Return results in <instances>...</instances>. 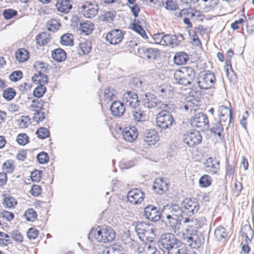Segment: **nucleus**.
I'll return each instance as SVG.
<instances>
[{
    "instance_id": "25",
    "label": "nucleus",
    "mask_w": 254,
    "mask_h": 254,
    "mask_svg": "<svg viewBox=\"0 0 254 254\" xmlns=\"http://www.w3.org/2000/svg\"><path fill=\"white\" fill-rule=\"evenodd\" d=\"M102 254H126L124 248L120 244H115L103 251Z\"/></svg>"
},
{
    "instance_id": "18",
    "label": "nucleus",
    "mask_w": 254,
    "mask_h": 254,
    "mask_svg": "<svg viewBox=\"0 0 254 254\" xmlns=\"http://www.w3.org/2000/svg\"><path fill=\"white\" fill-rule=\"evenodd\" d=\"M219 161L212 157L208 158L204 163L205 171L212 175L217 173L219 171Z\"/></svg>"
},
{
    "instance_id": "19",
    "label": "nucleus",
    "mask_w": 254,
    "mask_h": 254,
    "mask_svg": "<svg viewBox=\"0 0 254 254\" xmlns=\"http://www.w3.org/2000/svg\"><path fill=\"white\" fill-rule=\"evenodd\" d=\"M126 105L120 101H114L110 107V110L112 115L116 117L123 116L126 111Z\"/></svg>"
},
{
    "instance_id": "34",
    "label": "nucleus",
    "mask_w": 254,
    "mask_h": 254,
    "mask_svg": "<svg viewBox=\"0 0 254 254\" xmlns=\"http://www.w3.org/2000/svg\"><path fill=\"white\" fill-rule=\"evenodd\" d=\"M145 225L141 222L137 223L135 227V231L139 238L143 241L145 237L147 238L146 235L148 233V231L145 229Z\"/></svg>"
},
{
    "instance_id": "47",
    "label": "nucleus",
    "mask_w": 254,
    "mask_h": 254,
    "mask_svg": "<svg viewBox=\"0 0 254 254\" xmlns=\"http://www.w3.org/2000/svg\"><path fill=\"white\" fill-rule=\"evenodd\" d=\"M34 66L38 71V74L46 73L48 71V66L44 62H36Z\"/></svg>"
},
{
    "instance_id": "40",
    "label": "nucleus",
    "mask_w": 254,
    "mask_h": 254,
    "mask_svg": "<svg viewBox=\"0 0 254 254\" xmlns=\"http://www.w3.org/2000/svg\"><path fill=\"white\" fill-rule=\"evenodd\" d=\"M32 80L35 83L47 84L48 82V78L45 73L35 74L32 77Z\"/></svg>"
},
{
    "instance_id": "27",
    "label": "nucleus",
    "mask_w": 254,
    "mask_h": 254,
    "mask_svg": "<svg viewBox=\"0 0 254 254\" xmlns=\"http://www.w3.org/2000/svg\"><path fill=\"white\" fill-rule=\"evenodd\" d=\"M189 59V55L185 52H178L174 57V63L178 65L185 64Z\"/></svg>"
},
{
    "instance_id": "56",
    "label": "nucleus",
    "mask_w": 254,
    "mask_h": 254,
    "mask_svg": "<svg viewBox=\"0 0 254 254\" xmlns=\"http://www.w3.org/2000/svg\"><path fill=\"white\" fill-rule=\"evenodd\" d=\"M17 14V11L13 9H7L3 10L2 15L5 19H10Z\"/></svg>"
},
{
    "instance_id": "15",
    "label": "nucleus",
    "mask_w": 254,
    "mask_h": 254,
    "mask_svg": "<svg viewBox=\"0 0 254 254\" xmlns=\"http://www.w3.org/2000/svg\"><path fill=\"white\" fill-rule=\"evenodd\" d=\"M142 104L144 107L148 109L161 108L163 105L155 95L150 93L144 95L142 98Z\"/></svg>"
},
{
    "instance_id": "36",
    "label": "nucleus",
    "mask_w": 254,
    "mask_h": 254,
    "mask_svg": "<svg viewBox=\"0 0 254 254\" xmlns=\"http://www.w3.org/2000/svg\"><path fill=\"white\" fill-rule=\"evenodd\" d=\"M132 109H133L132 111L133 119L135 122H142L145 120V115L143 111L137 109V108Z\"/></svg>"
},
{
    "instance_id": "22",
    "label": "nucleus",
    "mask_w": 254,
    "mask_h": 254,
    "mask_svg": "<svg viewBox=\"0 0 254 254\" xmlns=\"http://www.w3.org/2000/svg\"><path fill=\"white\" fill-rule=\"evenodd\" d=\"M153 189L157 193L162 194L168 190V184L163 178H158L154 182Z\"/></svg>"
},
{
    "instance_id": "59",
    "label": "nucleus",
    "mask_w": 254,
    "mask_h": 254,
    "mask_svg": "<svg viewBox=\"0 0 254 254\" xmlns=\"http://www.w3.org/2000/svg\"><path fill=\"white\" fill-rule=\"evenodd\" d=\"M29 137L25 133H20L17 135L16 141L21 145H25L28 142Z\"/></svg>"
},
{
    "instance_id": "12",
    "label": "nucleus",
    "mask_w": 254,
    "mask_h": 254,
    "mask_svg": "<svg viewBox=\"0 0 254 254\" xmlns=\"http://www.w3.org/2000/svg\"><path fill=\"white\" fill-rule=\"evenodd\" d=\"M122 102L126 107L131 109L137 108L140 103L137 94L132 91H127L123 94Z\"/></svg>"
},
{
    "instance_id": "57",
    "label": "nucleus",
    "mask_w": 254,
    "mask_h": 254,
    "mask_svg": "<svg viewBox=\"0 0 254 254\" xmlns=\"http://www.w3.org/2000/svg\"><path fill=\"white\" fill-rule=\"evenodd\" d=\"M45 118L46 114L42 111L35 112L33 117V121L37 123L42 122Z\"/></svg>"
},
{
    "instance_id": "44",
    "label": "nucleus",
    "mask_w": 254,
    "mask_h": 254,
    "mask_svg": "<svg viewBox=\"0 0 254 254\" xmlns=\"http://www.w3.org/2000/svg\"><path fill=\"white\" fill-rule=\"evenodd\" d=\"M61 25L59 20L52 19L47 23V29L50 31L55 32L59 29Z\"/></svg>"
},
{
    "instance_id": "20",
    "label": "nucleus",
    "mask_w": 254,
    "mask_h": 254,
    "mask_svg": "<svg viewBox=\"0 0 254 254\" xmlns=\"http://www.w3.org/2000/svg\"><path fill=\"white\" fill-rule=\"evenodd\" d=\"M122 136L125 140L131 142L138 136L137 129L134 127H126L122 131Z\"/></svg>"
},
{
    "instance_id": "1",
    "label": "nucleus",
    "mask_w": 254,
    "mask_h": 254,
    "mask_svg": "<svg viewBox=\"0 0 254 254\" xmlns=\"http://www.w3.org/2000/svg\"><path fill=\"white\" fill-rule=\"evenodd\" d=\"M183 215L182 206L180 207L177 204H168L163 207L162 217L166 218L170 226L175 231L176 229H178L177 226L180 224L181 218Z\"/></svg>"
},
{
    "instance_id": "62",
    "label": "nucleus",
    "mask_w": 254,
    "mask_h": 254,
    "mask_svg": "<svg viewBox=\"0 0 254 254\" xmlns=\"http://www.w3.org/2000/svg\"><path fill=\"white\" fill-rule=\"evenodd\" d=\"M9 79L12 81H17L22 77V72L20 70H16L9 75Z\"/></svg>"
},
{
    "instance_id": "52",
    "label": "nucleus",
    "mask_w": 254,
    "mask_h": 254,
    "mask_svg": "<svg viewBox=\"0 0 254 254\" xmlns=\"http://www.w3.org/2000/svg\"><path fill=\"white\" fill-rule=\"evenodd\" d=\"M17 204L15 199L11 196L4 198L3 202V206L7 208H11Z\"/></svg>"
},
{
    "instance_id": "37",
    "label": "nucleus",
    "mask_w": 254,
    "mask_h": 254,
    "mask_svg": "<svg viewBox=\"0 0 254 254\" xmlns=\"http://www.w3.org/2000/svg\"><path fill=\"white\" fill-rule=\"evenodd\" d=\"M15 57L19 62H25L29 59L28 52L24 49H20L15 53Z\"/></svg>"
},
{
    "instance_id": "63",
    "label": "nucleus",
    "mask_w": 254,
    "mask_h": 254,
    "mask_svg": "<svg viewBox=\"0 0 254 254\" xmlns=\"http://www.w3.org/2000/svg\"><path fill=\"white\" fill-rule=\"evenodd\" d=\"M42 189L41 186L34 185L32 186L30 190L31 194L34 196H38L41 194Z\"/></svg>"
},
{
    "instance_id": "48",
    "label": "nucleus",
    "mask_w": 254,
    "mask_h": 254,
    "mask_svg": "<svg viewBox=\"0 0 254 254\" xmlns=\"http://www.w3.org/2000/svg\"><path fill=\"white\" fill-rule=\"evenodd\" d=\"M161 2L167 10H175L178 8V5L173 0H161Z\"/></svg>"
},
{
    "instance_id": "31",
    "label": "nucleus",
    "mask_w": 254,
    "mask_h": 254,
    "mask_svg": "<svg viewBox=\"0 0 254 254\" xmlns=\"http://www.w3.org/2000/svg\"><path fill=\"white\" fill-rule=\"evenodd\" d=\"M36 40L37 43L39 46H43L50 43L51 37L49 34L46 32H42L36 36Z\"/></svg>"
},
{
    "instance_id": "21",
    "label": "nucleus",
    "mask_w": 254,
    "mask_h": 254,
    "mask_svg": "<svg viewBox=\"0 0 254 254\" xmlns=\"http://www.w3.org/2000/svg\"><path fill=\"white\" fill-rule=\"evenodd\" d=\"M143 139L147 145H153L158 141L159 136L154 130H146L143 133Z\"/></svg>"
},
{
    "instance_id": "13",
    "label": "nucleus",
    "mask_w": 254,
    "mask_h": 254,
    "mask_svg": "<svg viewBox=\"0 0 254 254\" xmlns=\"http://www.w3.org/2000/svg\"><path fill=\"white\" fill-rule=\"evenodd\" d=\"M154 92L162 99L172 98L174 95L173 88L170 85L161 84L153 87Z\"/></svg>"
},
{
    "instance_id": "49",
    "label": "nucleus",
    "mask_w": 254,
    "mask_h": 254,
    "mask_svg": "<svg viewBox=\"0 0 254 254\" xmlns=\"http://www.w3.org/2000/svg\"><path fill=\"white\" fill-rule=\"evenodd\" d=\"M46 91V87L43 84H39L33 91V95L37 98H40Z\"/></svg>"
},
{
    "instance_id": "55",
    "label": "nucleus",
    "mask_w": 254,
    "mask_h": 254,
    "mask_svg": "<svg viewBox=\"0 0 254 254\" xmlns=\"http://www.w3.org/2000/svg\"><path fill=\"white\" fill-rule=\"evenodd\" d=\"M230 71L229 70L228 68H226L225 69L226 75L227 76L228 79L231 83L233 84L236 83L237 80V77L235 72L232 69L231 65L230 66Z\"/></svg>"
},
{
    "instance_id": "32",
    "label": "nucleus",
    "mask_w": 254,
    "mask_h": 254,
    "mask_svg": "<svg viewBox=\"0 0 254 254\" xmlns=\"http://www.w3.org/2000/svg\"><path fill=\"white\" fill-rule=\"evenodd\" d=\"M139 51H141L143 53V56L148 59L154 60L157 55L158 50L153 48H141L138 49Z\"/></svg>"
},
{
    "instance_id": "2",
    "label": "nucleus",
    "mask_w": 254,
    "mask_h": 254,
    "mask_svg": "<svg viewBox=\"0 0 254 254\" xmlns=\"http://www.w3.org/2000/svg\"><path fill=\"white\" fill-rule=\"evenodd\" d=\"M196 72L194 69L190 66L184 67L174 73V78L176 83L183 85H190L195 79Z\"/></svg>"
},
{
    "instance_id": "4",
    "label": "nucleus",
    "mask_w": 254,
    "mask_h": 254,
    "mask_svg": "<svg viewBox=\"0 0 254 254\" xmlns=\"http://www.w3.org/2000/svg\"><path fill=\"white\" fill-rule=\"evenodd\" d=\"M183 239L184 242L192 249H198L203 244L204 238L200 232L194 230L190 233L187 231L184 233Z\"/></svg>"
},
{
    "instance_id": "16",
    "label": "nucleus",
    "mask_w": 254,
    "mask_h": 254,
    "mask_svg": "<svg viewBox=\"0 0 254 254\" xmlns=\"http://www.w3.org/2000/svg\"><path fill=\"white\" fill-rule=\"evenodd\" d=\"M144 192L139 189H134L129 190L127 194L128 201L132 204H140L143 200Z\"/></svg>"
},
{
    "instance_id": "58",
    "label": "nucleus",
    "mask_w": 254,
    "mask_h": 254,
    "mask_svg": "<svg viewBox=\"0 0 254 254\" xmlns=\"http://www.w3.org/2000/svg\"><path fill=\"white\" fill-rule=\"evenodd\" d=\"M132 29L134 31L140 35L142 38L144 39L148 38L144 30L142 28L141 26L137 24V23H133Z\"/></svg>"
},
{
    "instance_id": "9",
    "label": "nucleus",
    "mask_w": 254,
    "mask_h": 254,
    "mask_svg": "<svg viewBox=\"0 0 254 254\" xmlns=\"http://www.w3.org/2000/svg\"><path fill=\"white\" fill-rule=\"evenodd\" d=\"M216 81L213 72L208 71L204 74L200 75L197 78V85L201 89L207 90L213 87Z\"/></svg>"
},
{
    "instance_id": "35",
    "label": "nucleus",
    "mask_w": 254,
    "mask_h": 254,
    "mask_svg": "<svg viewBox=\"0 0 254 254\" xmlns=\"http://www.w3.org/2000/svg\"><path fill=\"white\" fill-rule=\"evenodd\" d=\"M210 130L212 133L216 134L220 138H221V133L223 131V127L221 124V123L218 121H216L212 123L211 127Z\"/></svg>"
},
{
    "instance_id": "26",
    "label": "nucleus",
    "mask_w": 254,
    "mask_h": 254,
    "mask_svg": "<svg viewBox=\"0 0 254 254\" xmlns=\"http://www.w3.org/2000/svg\"><path fill=\"white\" fill-rule=\"evenodd\" d=\"M163 45L171 46L172 47L179 45V40L177 35L165 34L163 39Z\"/></svg>"
},
{
    "instance_id": "10",
    "label": "nucleus",
    "mask_w": 254,
    "mask_h": 254,
    "mask_svg": "<svg viewBox=\"0 0 254 254\" xmlns=\"http://www.w3.org/2000/svg\"><path fill=\"white\" fill-rule=\"evenodd\" d=\"M78 11L86 18H91L94 17L98 13V6L91 1H85L78 5Z\"/></svg>"
},
{
    "instance_id": "60",
    "label": "nucleus",
    "mask_w": 254,
    "mask_h": 254,
    "mask_svg": "<svg viewBox=\"0 0 254 254\" xmlns=\"http://www.w3.org/2000/svg\"><path fill=\"white\" fill-rule=\"evenodd\" d=\"M2 170L5 171V173H11L14 170V166L10 160H7L2 165Z\"/></svg>"
},
{
    "instance_id": "24",
    "label": "nucleus",
    "mask_w": 254,
    "mask_h": 254,
    "mask_svg": "<svg viewBox=\"0 0 254 254\" xmlns=\"http://www.w3.org/2000/svg\"><path fill=\"white\" fill-rule=\"evenodd\" d=\"M241 234L244 238L245 242L248 244L252 242V239L254 235V230H253L250 225H245L243 226L241 230Z\"/></svg>"
},
{
    "instance_id": "42",
    "label": "nucleus",
    "mask_w": 254,
    "mask_h": 254,
    "mask_svg": "<svg viewBox=\"0 0 254 254\" xmlns=\"http://www.w3.org/2000/svg\"><path fill=\"white\" fill-rule=\"evenodd\" d=\"M61 44L65 46H72L73 44V35L71 34H64L61 37Z\"/></svg>"
},
{
    "instance_id": "30",
    "label": "nucleus",
    "mask_w": 254,
    "mask_h": 254,
    "mask_svg": "<svg viewBox=\"0 0 254 254\" xmlns=\"http://www.w3.org/2000/svg\"><path fill=\"white\" fill-rule=\"evenodd\" d=\"M94 29V24L90 21H86L80 24L79 29L85 35L91 34Z\"/></svg>"
},
{
    "instance_id": "6",
    "label": "nucleus",
    "mask_w": 254,
    "mask_h": 254,
    "mask_svg": "<svg viewBox=\"0 0 254 254\" xmlns=\"http://www.w3.org/2000/svg\"><path fill=\"white\" fill-rule=\"evenodd\" d=\"M156 121L157 126L164 129L170 128L175 122L171 113L167 110L159 112L157 115Z\"/></svg>"
},
{
    "instance_id": "5",
    "label": "nucleus",
    "mask_w": 254,
    "mask_h": 254,
    "mask_svg": "<svg viewBox=\"0 0 254 254\" xmlns=\"http://www.w3.org/2000/svg\"><path fill=\"white\" fill-rule=\"evenodd\" d=\"M179 243V241L174 234L166 233L161 236L158 242V245L164 252H166L168 254L171 249L174 248Z\"/></svg>"
},
{
    "instance_id": "7",
    "label": "nucleus",
    "mask_w": 254,
    "mask_h": 254,
    "mask_svg": "<svg viewBox=\"0 0 254 254\" xmlns=\"http://www.w3.org/2000/svg\"><path fill=\"white\" fill-rule=\"evenodd\" d=\"M190 124L192 127L198 128L200 131L206 130L209 127L208 119L202 112L195 114L190 119Z\"/></svg>"
},
{
    "instance_id": "14",
    "label": "nucleus",
    "mask_w": 254,
    "mask_h": 254,
    "mask_svg": "<svg viewBox=\"0 0 254 254\" xmlns=\"http://www.w3.org/2000/svg\"><path fill=\"white\" fill-rule=\"evenodd\" d=\"M161 215L159 208L153 205H148L144 208V216L152 222H156L159 221Z\"/></svg>"
},
{
    "instance_id": "38",
    "label": "nucleus",
    "mask_w": 254,
    "mask_h": 254,
    "mask_svg": "<svg viewBox=\"0 0 254 254\" xmlns=\"http://www.w3.org/2000/svg\"><path fill=\"white\" fill-rule=\"evenodd\" d=\"M44 101L40 98L33 99L31 104L30 105V109L33 111H42L43 109V104Z\"/></svg>"
},
{
    "instance_id": "61",
    "label": "nucleus",
    "mask_w": 254,
    "mask_h": 254,
    "mask_svg": "<svg viewBox=\"0 0 254 254\" xmlns=\"http://www.w3.org/2000/svg\"><path fill=\"white\" fill-rule=\"evenodd\" d=\"M37 159L40 164L46 163L49 161L48 154L45 152H42L37 155Z\"/></svg>"
},
{
    "instance_id": "45",
    "label": "nucleus",
    "mask_w": 254,
    "mask_h": 254,
    "mask_svg": "<svg viewBox=\"0 0 254 254\" xmlns=\"http://www.w3.org/2000/svg\"><path fill=\"white\" fill-rule=\"evenodd\" d=\"M16 95L15 90L11 87H9L4 90L3 91V97L7 101L12 100Z\"/></svg>"
},
{
    "instance_id": "43",
    "label": "nucleus",
    "mask_w": 254,
    "mask_h": 254,
    "mask_svg": "<svg viewBox=\"0 0 254 254\" xmlns=\"http://www.w3.org/2000/svg\"><path fill=\"white\" fill-rule=\"evenodd\" d=\"M91 49V43L89 42H83L79 44L78 53L80 55H85L88 54Z\"/></svg>"
},
{
    "instance_id": "23",
    "label": "nucleus",
    "mask_w": 254,
    "mask_h": 254,
    "mask_svg": "<svg viewBox=\"0 0 254 254\" xmlns=\"http://www.w3.org/2000/svg\"><path fill=\"white\" fill-rule=\"evenodd\" d=\"M56 6L58 11L67 13L72 8L71 1L70 0H58Z\"/></svg>"
},
{
    "instance_id": "8",
    "label": "nucleus",
    "mask_w": 254,
    "mask_h": 254,
    "mask_svg": "<svg viewBox=\"0 0 254 254\" xmlns=\"http://www.w3.org/2000/svg\"><path fill=\"white\" fill-rule=\"evenodd\" d=\"M184 215L190 217L196 213L199 209L198 202L194 198H186L181 203Z\"/></svg>"
},
{
    "instance_id": "11",
    "label": "nucleus",
    "mask_w": 254,
    "mask_h": 254,
    "mask_svg": "<svg viewBox=\"0 0 254 254\" xmlns=\"http://www.w3.org/2000/svg\"><path fill=\"white\" fill-rule=\"evenodd\" d=\"M184 142L189 147H193L200 144L202 136L198 130L188 131L183 135Z\"/></svg>"
},
{
    "instance_id": "33",
    "label": "nucleus",
    "mask_w": 254,
    "mask_h": 254,
    "mask_svg": "<svg viewBox=\"0 0 254 254\" xmlns=\"http://www.w3.org/2000/svg\"><path fill=\"white\" fill-rule=\"evenodd\" d=\"M188 249L187 246L183 244L179 243L171 249L167 254H188Z\"/></svg>"
},
{
    "instance_id": "53",
    "label": "nucleus",
    "mask_w": 254,
    "mask_h": 254,
    "mask_svg": "<svg viewBox=\"0 0 254 254\" xmlns=\"http://www.w3.org/2000/svg\"><path fill=\"white\" fill-rule=\"evenodd\" d=\"M36 133L39 138L42 139L48 137L50 135L48 129L44 127H41L38 129Z\"/></svg>"
},
{
    "instance_id": "64",
    "label": "nucleus",
    "mask_w": 254,
    "mask_h": 254,
    "mask_svg": "<svg viewBox=\"0 0 254 254\" xmlns=\"http://www.w3.org/2000/svg\"><path fill=\"white\" fill-rule=\"evenodd\" d=\"M42 172L41 171L35 170L31 173V179L33 182H38L41 179Z\"/></svg>"
},
{
    "instance_id": "46",
    "label": "nucleus",
    "mask_w": 254,
    "mask_h": 254,
    "mask_svg": "<svg viewBox=\"0 0 254 254\" xmlns=\"http://www.w3.org/2000/svg\"><path fill=\"white\" fill-rule=\"evenodd\" d=\"M211 178L207 175H204L199 180V184L201 187L206 188L209 187L212 183Z\"/></svg>"
},
{
    "instance_id": "39",
    "label": "nucleus",
    "mask_w": 254,
    "mask_h": 254,
    "mask_svg": "<svg viewBox=\"0 0 254 254\" xmlns=\"http://www.w3.org/2000/svg\"><path fill=\"white\" fill-rule=\"evenodd\" d=\"M164 37V33H157L150 35V37L147 38L149 39L148 42L150 43L156 44H161L163 45V39Z\"/></svg>"
},
{
    "instance_id": "41",
    "label": "nucleus",
    "mask_w": 254,
    "mask_h": 254,
    "mask_svg": "<svg viewBox=\"0 0 254 254\" xmlns=\"http://www.w3.org/2000/svg\"><path fill=\"white\" fill-rule=\"evenodd\" d=\"M228 234L226 229L222 226L216 227L214 231V235L217 240L220 241L222 239H225Z\"/></svg>"
},
{
    "instance_id": "54",
    "label": "nucleus",
    "mask_w": 254,
    "mask_h": 254,
    "mask_svg": "<svg viewBox=\"0 0 254 254\" xmlns=\"http://www.w3.org/2000/svg\"><path fill=\"white\" fill-rule=\"evenodd\" d=\"M104 96L106 100L111 101L116 96V91L111 88H107L104 90Z\"/></svg>"
},
{
    "instance_id": "28",
    "label": "nucleus",
    "mask_w": 254,
    "mask_h": 254,
    "mask_svg": "<svg viewBox=\"0 0 254 254\" xmlns=\"http://www.w3.org/2000/svg\"><path fill=\"white\" fill-rule=\"evenodd\" d=\"M218 117H229V124L231 123L233 120V111L232 109H230L226 106H221L218 108Z\"/></svg>"
},
{
    "instance_id": "29",
    "label": "nucleus",
    "mask_w": 254,
    "mask_h": 254,
    "mask_svg": "<svg viewBox=\"0 0 254 254\" xmlns=\"http://www.w3.org/2000/svg\"><path fill=\"white\" fill-rule=\"evenodd\" d=\"M52 57L54 60L61 62L65 60L66 54L63 49L59 48L52 51Z\"/></svg>"
},
{
    "instance_id": "50",
    "label": "nucleus",
    "mask_w": 254,
    "mask_h": 254,
    "mask_svg": "<svg viewBox=\"0 0 254 254\" xmlns=\"http://www.w3.org/2000/svg\"><path fill=\"white\" fill-rule=\"evenodd\" d=\"M24 216L27 221L33 222L36 218L37 213L33 209L30 208L25 212Z\"/></svg>"
},
{
    "instance_id": "3",
    "label": "nucleus",
    "mask_w": 254,
    "mask_h": 254,
    "mask_svg": "<svg viewBox=\"0 0 254 254\" xmlns=\"http://www.w3.org/2000/svg\"><path fill=\"white\" fill-rule=\"evenodd\" d=\"M93 235L97 241L107 243L114 240L116 232L110 227L107 226H98L96 229H92L89 234V239Z\"/></svg>"
},
{
    "instance_id": "17",
    "label": "nucleus",
    "mask_w": 254,
    "mask_h": 254,
    "mask_svg": "<svg viewBox=\"0 0 254 254\" xmlns=\"http://www.w3.org/2000/svg\"><path fill=\"white\" fill-rule=\"evenodd\" d=\"M124 34L120 29H114L109 32L106 35V40L110 44L116 45L123 40Z\"/></svg>"
},
{
    "instance_id": "51",
    "label": "nucleus",
    "mask_w": 254,
    "mask_h": 254,
    "mask_svg": "<svg viewBox=\"0 0 254 254\" xmlns=\"http://www.w3.org/2000/svg\"><path fill=\"white\" fill-rule=\"evenodd\" d=\"M116 14L114 11H107L102 15L101 19L103 21L111 23L115 18Z\"/></svg>"
}]
</instances>
